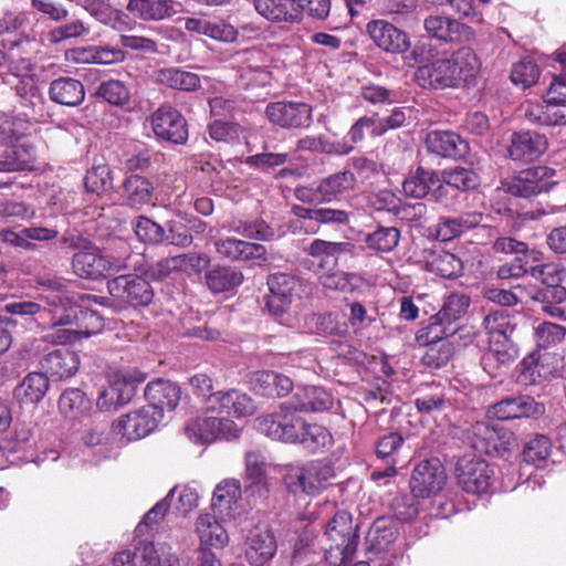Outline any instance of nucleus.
Segmentation results:
<instances>
[{
	"label": "nucleus",
	"mask_w": 566,
	"mask_h": 566,
	"mask_svg": "<svg viewBox=\"0 0 566 566\" xmlns=\"http://www.w3.org/2000/svg\"><path fill=\"white\" fill-rule=\"evenodd\" d=\"M481 62L471 48H461L449 59H439L419 66L416 81L422 87L446 88L471 85L480 72Z\"/></svg>",
	"instance_id": "nucleus-1"
},
{
	"label": "nucleus",
	"mask_w": 566,
	"mask_h": 566,
	"mask_svg": "<svg viewBox=\"0 0 566 566\" xmlns=\"http://www.w3.org/2000/svg\"><path fill=\"white\" fill-rule=\"evenodd\" d=\"M103 326V318L96 311L72 303L60 315L53 314L52 329L42 340L57 344L73 343L82 336L90 337L99 332Z\"/></svg>",
	"instance_id": "nucleus-2"
},
{
	"label": "nucleus",
	"mask_w": 566,
	"mask_h": 566,
	"mask_svg": "<svg viewBox=\"0 0 566 566\" xmlns=\"http://www.w3.org/2000/svg\"><path fill=\"white\" fill-rule=\"evenodd\" d=\"M335 476L331 463L316 460L302 465H286L283 483L286 490L294 495H317L325 490Z\"/></svg>",
	"instance_id": "nucleus-3"
},
{
	"label": "nucleus",
	"mask_w": 566,
	"mask_h": 566,
	"mask_svg": "<svg viewBox=\"0 0 566 566\" xmlns=\"http://www.w3.org/2000/svg\"><path fill=\"white\" fill-rule=\"evenodd\" d=\"M471 300L462 293H452L446 297L441 308L437 314L430 317V323L426 327L428 339L431 342L442 340L444 338L464 337L463 332L467 327L462 319L468 313Z\"/></svg>",
	"instance_id": "nucleus-4"
},
{
	"label": "nucleus",
	"mask_w": 566,
	"mask_h": 566,
	"mask_svg": "<svg viewBox=\"0 0 566 566\" xmlns=\"http://www.w3.org/2000/svg\"><path fill=\"white\" fill-rule=\"evenodd\" d=\"M138 255H127L126 258H117L114 255L103 254V252L93 243L84 251H77L73 254L71 265L73 273L85 280L99 281L111 274L130 268V261Z\"/></svg>",
	"instance_id": "nucleus-5"
},
{
	"label": "nucleus",
	"mask_w": 566,
	"mask_h": 566,
	"mask_svg": "<svg viewBox=\"0 0 566 566\" xmlns=\"http://www.w3.org/2000/svg\"><path fill=\"white\" fill-rule=\"evenodd\" d=\"M319 543L326 554L339 557L342 563L353 560L357 549L358 535L347 511H339L334 515L319 537Z\"/></svg>",
	"instance_id": "nucleus-6"
},
{
	"label": "nucleus",
	"mask_w": 566,
	"mask_h": 566,
	"mask_svg": "<svg viewBox=\"0 0 566 566\" xmlns=\"http://www.w3.org/2000/svg\"><path fill=\"white\" fill-rule=\"evenodd\" d=\"M146 376L137 368L118 369L111 374L108 386L98 394L96 406L101 411L116 410L128 403L136 394V388Z\"/></svg>",
	"instance_id": "nucleus-7"
},
{
	"label": "nucleus",
	"mask_w": 566,
	"mask_h": 566,
	"mask_svg": "<svg viewBox=\"0 0 566 566\" xmlns=\"http://www.w3.org/2000/svg\"><path fill=\"white\" fill-rule=\"evenodd\" d=\"M549 171L544 166L530 167L502 180L500 188L515 197L531 198L551 189Z\"/></svg>",
	"instance_id": "nucleus-8"
},
{
	"label": "nucleus",
	"mask_w": 566,
	"mask_h": 566,
	"mask_svg": "<svg viewBox=\"0 0 566 566\" xmlns=\"http://www.w3.org/2000/svg\"><path fill=\"white\" fill-rule=\"evenodd\" d=\"M159 410L143 407L120 417L112 424L114 434L128 441L139 440L150 434L163 419Z\"/></svg>",
	"instance_id": "nucleus-9"
},
{
	"label": "nucleus",
	"mask_w": 566,
	"mask_h": 566,
	"mask_svg": "<svg viewBox=\"0 0 566 566\" xmlns=\"http://www.w3.org/2000/svg\"><path fill=\"white\" fill-rule=\"evenodd\" d=\"M447 482V473L437 458L421 461L412 471L410 489L416 497H431L440 493Z\"/></svg>",
	"instance_id": "nucleus-10"
},
{
	"label": "nucleus",
	"mask_w": 566,
	"mask_h": 566,
	"mask_svg": "<svg viewBox=\"0 0 566 566\" xmlns=\"http://www.w3.org/2000/svg\"><path fill=\"white\" fill-rule=\"evenodd\" d=\"M530 275L541 281L543 287L530 291L528 295L534 301L564 302L566 287L562 285L565 272L556 263L535 264L530 269Z\"/></svg>",
	"instance_id": "nucleus-11"
},
{
	"label": "nucleus",
	"mask_w": 566,
	"mask_h": 566,
	"mask_svg": "<svg viewBox=\"0 0 566 566\" xmlns=\"http://www.w3.org/2000/svg\"><path fill=\"white\" fill-rule=\"evenodd\" d=\"M109 294L132 306H146L154 297L149 282L138 275L123 274L107 282Z\"/></svg>",
	"instance_id": "nucleus-12"
},
{
	"label": "nucleus",
	"mask_w": 566,
	"mask_h": 566,
	"mask_svg": "<svg viewBox=\"0 0 566 566\" xmlns=\"http://www.w3.org/2000/svg\"><path fill=\"white\" fill-rule=\"evenodd\" d=\"M269 122L283 129L306 128L312 123V108L300 102H272L264 112Z\"/></svg>",
	"instance_id": "nucleus-13"
},
{
	"label": "nucleus",
	"mask_w": 566,
	"mask_h": 566,
	"mask_svg": "<svg viewBox=\"0 0 566 566\" xmlns=\"http://www.w3.org/2000/svg\"><path fill=\"white\" fill-rule=\"evenodd\" d=\"M455 473L463 491L481 494L489 490L494 472L484 460L463 457L457 462Z\"/></svg>",
	"instance_id": "nucleus-14"
},
{
	"label": "nucleus",
	"mask_w": 566,
	"mask_h": 566,
	"mask_svg": "<svg viewBox=\"0 0 566 566\" xmlns=\"http://www.w3.org/2000/svg\"><path fill=\"white\" fill-rule=\"evenodd\" d=\"M155 135L166 142L184 145L188 140L187 123L181 113L170 106L159 107L150 116Z\"/></svg>",
	"instance_id": "nucleus-15"
},
{
	"label": "nucleus",
	"mask_w": 566,
	"mask_h": 566,
	"mask_svg": "<svg viewBox=\"0 0 566 566\" xmlns=\"http://www.w3.org/2000/svg\"><path fill=\"white\" fill-rule=\"evenodd\" d=\"M276 549L275 537L266 524H256L249 530L244 541V556L251 566L265 565Z\"/></svg>",
	"instance_id": "nucleus-16"
},
{
	"label": "nucleus",
	"mask_w": 566,
	"mask_h": 566,
	"mask_svg": "<svg viewBox=\"0 0 566 566\" xmlns=\"http://www.w3.org/2000/svg\"><path fill=\"white\" fill-rule=\"evenodd\" d=\"M270 294L266 297V306L274 316L286 313L300 286L298 280L287 273H273L268 277Z\"/></svg>",
	"instance_id": "nucleus-17"
},
{
	"label": "nucleus",
	"mask_w": 566,
	"mask_h": 566,
	"mask_svg": "<svg viewBox=\"0 0 566 566\" xmlns=\"http://www.w3.org/2000/svg\"><path fill=\"white\" fill-rule=\"evenodd\" d=\"M239 431L232 420L217 417L197 419L186 427V433L201 443H210L219 438L234 439L239 437Z\"/></svg>",
	"instance_id": "nucleus-18"
},
{
	"label": "nucleus",
	"mask_w": 566,
	"mask_h": 566,
	"mask_svg": "<svg viewBox=\"0 0 566 566\" xmlns=\"http://www.w3.org/2000/svg\"><path fill=\"white\" fill-rule=\"evenodd\" d=\"M366 30L373 42L386 52L403 53L410 48L408 34L386 20H373Z\"/></svg>",
	"instance_id": "nucleus-19"
},
{
	"label": "nucleus",
	"mask_w": 566,
	"mask_h": 566,
	"mask_svg": "<svg viewBox=\"0 0 566 566\" xmlns=\"http://www.w3.org/2000/svg\"><path fill=\"white\" fill-rule=\"evenodd\" d=\"M545 405L531 396H518L503 399L492 406L491 412L499 420L517 418L538 419L545 413Z\"/></svg>",
	"instance_id": "nucleus-20"
},
{
	"label": "nucleus",
	"mask_w": 566,
	"mask_h": 566,
	"mask_svg": "<svg viewBox=\"0 0 566 566\" xmlns=\"http://www.w3.org/2000/svg\"><path fill=\"white\" fill-rule=\"evenodd\" d=\"M429 153L450 159H461L469 153V144L452 130H431L424 139Z\"/></svg>",
	"instance_id": "nucleus-21"
},
{
	"label": "nucleus",
	"mask_w": 566,
	"mask_h": 566,
	"mask_svg": "<svg viewBox=\"0 0 566 566\" xmlns=\"http://www.w3.org/2000/svg\"><path fill=\"white\" fill-rule=\"evenodd\" d=\"M518 356L513 338L489 339V350L482 356L481 365L491 378L502 375V369L512 364Z\"/></svg>",
	"instance_id": "nucleus-22"
},
{
	"label": "nucleus",
	"mask_w": 566,
	"mask_h": 566,
	"mask_svg": "<svg viewBox=\"0 0 566 566\" xmlns=\"http://www.w3.org/2000/svg\"><path fill=\"white\" fill-rule=\"evenodd\" d=\"M547 147L545 135L534 130H521L512 134L507 151L512 160L532 161L542 156Z\"/></svg>",
	"instance_id": "nucleus-23"
},
{
	"label": "nucleus",
	"mask_w": 566,
	"mask_h": 566,
	"mask_svg": "<svg viewBox=\"0 0 566 566\" xmlns=\"http://www.w3.org/2000/svg\"><path fill=\"white\" fill-rule=\"evenodd\" d=\"M42 373L53 380L73 376L80 366L78 355L69 348H55L40 360Z\"/></svg>",
	"instance_id": "nucleus-24"
},
{
	"label": "nucleus",
	"mask_w": 566,
	"mask_h": 566,
	"mask_svg": "<svg viewBox=\"0 0 566 566\" xmlns=\"http://www.w3.org/2000/svg\"><path fill=\"white\" fill-rule=\"evenodd\" d=\"M188 32L209 36L220 42H233L238 38V30L219 17H193L185 20Z\"/></svg>",
	"instance_id": "nucleus-25"
},
{
	"label": "nucleus",
	"mask_w": 566,
	"mask_h": 566,
	"mask_svg": "<svg viewBox=\"0 0 566 566\" xmlns=\"http://www.w3.org/2000/svg\"><path fill=\"white\" fill-rule=\"evenodd\" d=\"M293 212L296 217L304 220L302 228L312 234L318 232L319 224H346L349 219L347 211L342 209L295 206Z\"/></svg>",
	"instance_id": "nucleus-26"
},
{
	"label": "nucleus",
	"mask_w": 566,
	"mask_h": 566,
	"mask_svg": "<svg viewBox=\"0 0 566 566\" xmlns=\"http://www.w3.org/2000/svg\"><path fill=\"white\" fill-rule=\"evenodd\" d=\"M181 9V3L175 0H129L127 3V10L145 21L168 19Z\"/></svg>",
	"instance_id": "nucleus-27"
},
{
	"label": "nucleus",
	"mask_w": 566,
	"mask_h": 566,
	"mask_svg": "<svg viewBox=\"0 0 566 566\" xmlns=\"http://www.w3.org/2000/svg\"><path fill=\"white\" fill-rule=\"evenodd\" d=\"M295 410L301 412H321L332 408L334 399L323 387H298L289 401Z\"/></svg>",
	"instance_id": "nucleus-28"
},
{
	"label": "nucleus",
	"mask_w": 566,
	"mask_h": 566,
	"mask_svg": "<svg viewBox=\"0 0 566 566\" xmlns=\"http://www.w3.org/2000/svg\"><path fill=\"white\" fill-rule=\"evenodd\" d=\"M145 397L149 405L148 408H154L160 411L174 410L180 400L179 387L165 379H156L147 384L145 388Z\"/></svg>",
	"instance_id": "nucleus-29"
},
{
	"label": "nucleus",
	"mask_w": 566,
	"mask_h": 566,
	"mask_svg": "<svg viewBox=\"0 0 566 566\" xmlns=\"http://www.w3.org/2000/svg\"><path fill=\"white\" fill-rule=\"evenodd\" d=\"M355 245L350 242H332L322 239H315L306 248L317 265L322 269L334 268L343 254H353Z\"/></svg>",
	"instance_id": "nucleus-30"
},
{
	"label": "nucleus",
	"mask_w": 566,
	"mask_h": 566,
	"mask_svg": "<svg viewBox=\"0 0 566 566\" xmlns=\"http://www.w3.org/2000/svg\"><path fill=\"white\" fill-rule=\"evenodd\" d=\"M214 248L221 256L232 261L259 260L266 254L264 245L234 238L220 239L214 242Z\"/></svg>",
	"instance_id": "nucleus-31"
},
{
	"label": "nucleus",
	"mask_w": 566,
	"mask_h": 566,
	"mask_svg": "<svg viewBox=\"0 0 566 566\" xmlns=\"http://www.w3.org/2000/svg\"><path fill=\"white\" fill-rule=\"evenodd\" d=\"M245 492L259 497L268 492L266 461L259 451L252 450L245 453Z\"/></svg>",
	"instance_id": "nucleus-32"
},
{
	"label": "nucleus",
	"mask_w": 566,
	"mask_h": 566,
	"mask_svg": "<svg viewBox=\"0 0 566 566\" xmlns=\"http://www.w3.org/2000/svg\"><path fill=\"white\" fill-rule=\"evenodd\" d=\"M305 327L310 333L324 336H345L348 333V323L339 312L308 314Z\"/></svg>",
	"instance_id": "nucleus-33"
},
{
	"label": "nucleus",
	"mask_w": 566,
	"mask_h": 566,
	"mask_svg": "<svg viewBox=\"0 0 566 566\" xmlns=\"http://www.w3.org/2000/svg\"><path fill=\"white\" fill-rule=\"evenodd\" d=\"M423 27L430 38L443 42L460 41L469 30L458 20L446 15H429L424 19Z\"/></svg>",
	"instance_id": "nucleus-34"
},
{
	"label": "nucleus",
	"mask_w": 566,
	"mask_h": 566,
	"mask_svg": "<svg viewBox=\"0 0 566 566\" xmlns=\"http://www.w3.org/2000/svg\"><path fill=\"white\" fill-rule=\"evenodd\" d=\"M253 389L263 397H284L293 389L290 377L272 370L258 371L253 379Z\"/></svg>",
	"instance_id": "nucleus-35"
},
{
	"label": "nucleus",
	"mask_w": 566,
	"mask_h": 566,
	"mask_svg": "<svg viewBox=\"0 0 566 566\" xmlns=\"http://www.w3.org/2000/svg\"><path fill=\"white\" fill-rule=\"evenodd\" d=\"M196 532L200 539L201 549L206 547L222 548L229 542L227 531L210 513H202L197 517Z\"/></svg>",
	"instance_id": "nucleus-36"
},
{
	"label": "nucleus",
	"mask_w": 566,
	"mask_h": 566,
	"mask_svg": "<svg viewBox=\"0 0 566 566\" xmlns=\"http://www.w3.org/2000/svg\"><path fill=\"white\" fill-rule=\"evenodd\" d=\"M154 186L140 175H130L122 186V198L130 208L140 209L153 200Z\"/></svg>",
	"instance_id": "nucleus-37"
},
{
	"label": "nucleus",
	"mask_w": 566,
	"mask_h": 566,
	"mask_svg": "<svg viewBox=\"0 0 566 566\" xmlns=\"http://www.w3.org/2000/svg\"><path fill=\"white\" fill-rule=\"evenodd\" d=\"M156 83L174 90L193 92L200 88L201 81L198 74L179 67H163L154 72Z\"/></svg>",
	"instance_id": "nucleus-38"
},
{
	"label": "nucleus",
	"mask_w": 566,
	"mask_h": 566,
	"mask_svg": "<svg viewBox=\"0 0 566 566\" xmlns=\"http://www.w3.org/2000/svg\"><path fill=\"white\" fill-rule=\"evenodd\" d=\"M49 389V378L43 373H30L14 388V398L22 405L40 402Z\"/></svg>",
	"instance_id": "nucleus-39"
},
{
	"label": "nucleus",
	"mask_w": 566,
	"mask_h": 566,
	"mask_svg": "<svg viewBox=\"0 0 566 566\" xmlns=\"http://www.w3.org/2000/svg\"><path fill=\"white\" fill-rule=\"evenodd\" d=\"M52 101L66 106H77L85 97L84 85L72 77H60L54 80L49 90Z\"/></svg>",
	"instance_id": "nucleus-40"
},
{
	"label": "nucleus",
	"mask_w": 566,
	"mask_h": 566,
	"mask_svg": "<svg viewBox=\"0 0 566 566\" xmlns=\"http://www.w3.org/2000/svg\"><path fill=\"white\" fill-rule=\"evenodd\" d=\"M356 179L352 171L333 174L319 181L317 191L324 202L338 200L344 193L354 189Z\"/></svg>",
	"instance_id": "nucleus-41"
},
{
	"label": "nucleus",
	"mask_w": 566,
	"mask_h": 566,
	"mask_svg": "<svg viewBox=\"0 0 566 566\" xmlns=\"http://www.w3.org/2000/svg\"><path fill=\"white\" fill-rule=\"evenodd\" d=\"M205 280L208 289L212 293L218 294L231 291L241 285L243 274L232 266L217 265L206 272Z\"/></svg>",
	"instance_id": "nucleus-42"
},
{
	"label": "nucleus",
	"mask_w": 566,
	"mask_h": 566,
	"mask_svg": "<svg viewBox=\"0 0 566 566\" xmlns=\"http://www.w3.org/2000/svg\"><path fill=\"white\" fill-rule=\"evenodd\" d=\"M35 158V149L29 143H19L6 148L0 158V171H19L30 167Z\"/></svg>",
	"instance_id": "nucleus-43"
},
{
	"label": "nucleus",
	"mask_w": 566,
	"mask_h": 566,
	"mask_svg": "<svg viewBox=\"0 0 566 566\" xmlns=\"http://www.w3.org/2000/svg\"><path fill=\"white\" fill-rule=\"evenodd\" d=\"M39 284L48 292L45 298L54 307L53 314L60 315L72 304V297L66 290L67 281L65 279L43 277L39 281Z\"/></svg>",
	"instance_id": "nucleus-44"
},
{
	"label": "nucleus",
	"mask_w": 566,
	"mask_h": 566,
	"mask_svg": "<svg viewBox=\"0 0 566 566\" xmlns=\"http://www.w3.org/2000/svg\"><path fill=\"white\" fill-rule=\"evenodd\" d=\"M82 8L98 22L118 29L127 18L120 10L114 9L104 0H83Z\"/></svg>",
	"instance_id": "nucleus-45"
},
{
	"label": "nucleus",
	"mask_w": 566,
	"mask_h": 566,
	"mask_svg": "<svg viewBox=\"0 0 566 566\" xmlns=\"http://www.w3.org/2000/svg\"><path fill=\"white\" fill-rule=\"evenodd\" d=\"M241 497V484L239 480L227 479L220 482L212 496V507L220 514H227Z\"/></svg>",
	"instance_id": "nucleus-46"
},
{
	"label": "nucleus",
	"mask_w": 566,
	"mask_h": 566,
	"mask_svg": "<svg viewBox=\"0 0 566 566\" xmlns=\"http://www.w3.org/2000/svg\"><path fill=\"white\" fill-rule=\"evenodd\" d=\"M431 272L444 279H455L463 272V262L455 254L447 251L433 253L427 262Z\"/></svg>",
	"instance_id": "nucleus-47"
},
{
	"label": "nucleus",
	"mask_w": 566,
	"mask_h": 566,
	"mask_svg": "<svg viewBox=\"0 0 566 566\" xmlns=\"http://www.w3.org/2000/svg\"><path fill=\"white\" fill-rule=\"evenodd\" d=\"M333 441V436L327 428L318 423H307L304 421V427L300 431L296 443H301L305 448L316 451L322 448L331 447Z\"/></svg>",
	"instance_id": "nucleus-48"
},
{
	"label": "nucleus",
	"mask_w": 566,
	"mask_h": 566,
	"mask_svg": "<svg viewBox=\"0 0 566 566\" xmlns=\"http://www.w3.org/2000/svg\"><path fill=\"white\" fill-rule=\"evenodd\" d=\"M133 229L137 239L150 245H158L166 242V228L146 216H139L133 221Z\"/></svg>",
	"instance_id": "nucleus-49"
},
{
	"label": "nucleus",
	"mask_w": 566,
	"mask_h": 566,
	"mask_svg": "<svg viewBox=\"0 0 566 566\" xmlns=\"http://www.w3.org/2000/svg\"><path fill=\"white\" fill-rule=\"evenodd\" d=\"M427 343L429 345L426 354L423 355V364L430 368L439 369L448 365L452 359L455 348L449 338L442 340L431 342L426 334Z\"/></svg>",
	"instance_id": "nucleus-50"
},
{
	"label": "nucleus",
	"mask_w": 566,
	"mask_h": 566,
	"mask_svg": "<svg viewBox=\"0 0 566 566\" xmlns=\"http://www.w3.org/2000/svg\"><path fill=\"white\" fill-rule=\"evenodd\" d=\"M434 170L418 167L416 172L402 182L405 195L415 199L427 197L434 184Z\"/></svg>",
	"instance_id": "nucleus-51"
},
{
	"label": "nucleus",
	"mask_w": 566,
	"mask_h": 566,
	"mask_svg": "<svg viewBox=\"0 0 566 566\" xmlns=\"http://www.w3.org/2000/svg\"><path fill=\"white\" fill-rule=\"evenodd\" d=\"M441 175L444 184L460 191L472 190L480 185L478 174L471 168L455 166L453 168L442 170Z\"/></svg>",
	"instance_id": "nucleus-52"
},
{
	"label": "nucleus",
	"mask_w": 566,
	"mask_h": 566,
	"mask_svg": "<svg viewBox=\"0 0 566 566\" xmlns=\"http://www.w3.org/2000/svg\"><path fill=\"white\" fill-rule=\"evenodd\" d=\"M400 231L395 227H378L366 235L365 242L370 250L386 253L392 251L399 243Z\"/></svg>",
	"instance_id": "nucleus-53"
},
{
	"label": "nucleus",
	"mask_w": 566,
	"mask_h": 566,
	"mask_svg": "<svg viewBox=\"0 0 566 566\" xmlns=\"http://www.w3.org/2000/svg\"><path fill=\"white\" fill-rule=\"evenodd\" d=\"M90 33V25L76 19L50 30L45 34V40L51 45H57L66 40L87 36Z\"/></svg>",
	"instance_id": "nucleus-54"
},
{
	"label": "nucleus",
	"mask_w": 566,
	"mask_h": 566,
	"mask_svg": "<svg viewBox=\"0 0 566 566\" xmlns=\"http://www.w3.org/2000/svg\"><path fill=\"white\" fill-rule=\"evenodd\" d=\"M113 566H160V559L154 545L147 544L139 554L129 551L118 553L113 559Z\"/></svg>",
	"instance_id": "nucleus-55"
},
{
	"label": "nucleus",
	"mask_w": 566,
	"mask_h": 566,
	"mask_svg": "<svg viewBox=\"0 0 566 566\" xmlns=\"http://www.w3.org/2000/svg\"><path fill=\"white\" fill-rule=\"evenodd\" d=\"M484 328L489 335V339L512 338L515 331V324L511 317L504 312H492L483 319Z\"/></svg>",
	"instance_id": "nucleus-56"
},
{
	"label": "nucleus",
	"mask_w": 566,
	"mask_h": 566,
	"mask_svg": "<svg viewBox=\"0 0 566 566\" xmlns=\"http://www.w3.org/2000/svg\"><path fill=\"white\" fill-rule=\"evenodd\" d=\"M87 191L93 193L107 192L113 188V177L107 165H96L87 170L84 179Z\"/></svg>",
	"instance_id": "nucleus-57"
},
{
	"label": "nucleus",
	"mask_w": 566,
	"mask_h": 566,
	"mask_svg": "<svg viewBox=\"0 0 566 566\" xmlns=\"http://www.w3.org/2000/svg\"><path fill=\"white\" fill-rule=\"evenodd\" d=\"M510 77L515 85L525 90L538 81L539 69L532 59L525 57L513 64Z\"/></svg>",
	"instance_id": "nucleus-58"
},
{
	"label": "nucleus",
	"mask_w": 566,
	"mask_h": 566,
	"mask_svg": "<svg viewBox=\"0 0 566 566\" xmlns=\"http://www.w3.org/2000/svg\"><path fill=\"white\" fill-rule=\"evenodd\" d=\"M59 408L65 416L76 418L88 408V400L81 389L70 388L61 395Z\"/></svg>",
	"instance_id": "nucleus-59"
},
{
	"label": "nucleus",
	"mask_w": 566,
	"mask_h": 566,
	"mask_svg": "<svg viewBox=\"0 0 566 566\" xmlns=\"http://www.w3.org/2000/svg\"><path fill=\"white\" fill-rule=\"evenodd\" d=\"M289 403H282L279 410L255 419V428L265 436L279 440L280 432L285 422Z\"/></svg>",
	"instance_id": "nucleus-60"
},
{
	"label": "nucleus",
	"mask_w": 566,
	"mask_h": 566,
	"mask_svg": "<svg viewBox=\"0 0 566 566\" xmlns=\"http://www.w3.org/2000/svg\"><path fill=\"white\" fill-rule=\"evenodd\" d=\"M319 281L325 289L339 292H353L358 287L359 277L354 273L336 271L322 274Z\"/></svg>",
	"instance_id": "nucleus-61"
},
{
	"label": "nucleus",
	"mask_w": 566,
	"mask_h": 566,
	"mask_svg": "<svg viewBox=\"0 0 566 566\" xmlns=\"http://www.w3.org/2000/svg\"><path fill=\"white\" fill-rule=\"evenodd\" d=\"M536 261L537 256L534 251L517 255L512 262L501 265L497 275L502 280L522 277L525 274H530V269Z\"/></svg>",
	"instance_id": "nucleus-62"
},
{
	"label": "nucleus",
	"mask_w": 566,
	"mask_h": 566,
	"mask_svg": "<svg viewBox=\"0 0 566 566\" xmlns=\"http://www.w3.org/2000/svg\"><path fill=\"white\" fill-rule=\"evenodd\" d=\"M368 536L374 545L379 549H384L396 539L397 528L391 520L378 517L373 523Z\"/></svg>",
	"instance_id": "nucleus-63"
},
{
	"label": "nucleus",
	"mask_w": 566,
	"mask_h": 566,
	"mask_svg": "<svg viewBox=\"0 0 566 566\" xmlns=\"http://www.w3.org/2000/svg\"><path fill=\"white\" fill-rule=\"evenodd\" d=\"M97 95L107 103L116 106L127 104L130 97L128 87L118 80H109L101 83L97 88Z\"/></svg>",
	"instance_id": "nucleus-64"
}]
</instances>
